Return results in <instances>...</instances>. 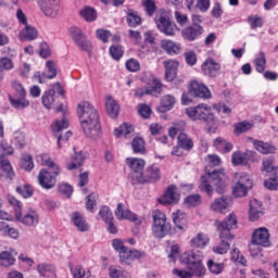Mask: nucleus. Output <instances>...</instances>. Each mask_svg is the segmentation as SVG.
I'll list each match as a JSON object with an SVG mask.
<instances>
[{"instance_id":"47","label":"nucleus","mask_w":278,"mask_h":278,"mask_svg":"<svg viewBox=\"0 0 278 278\" xmlns=\"http://www.w3.org/2000/svg\"><path fill=\"white\" fill-rule=\"evenodd\" d=\"M131 134H134V126H129L127 124H124L119 126V128L115 129L116 138H121V136H124L125 138H129Z\"/></svg>"},{"instance_id":"62","label":"nucleus","mask_w":278,"mask_h":278,"mask_svg":"<svg viewBox=\"0 0 278 278\" xmlns=\"http://www.w3.org/2000/svg\"><path fill=\"white\" fill-rule=\"evenodd\" d=\"M58 191L64 199H71V194H73V187L68 184L59 185Z\"/></svg>"},{"instance_id":"10","label":"nucleus","mask_w":278,"mask_h":278,"mask_svg":"<svg viewBox=\"0 0 278 278\" xmlns=\"http://www.w3.org/2000/svg\"><path fill=\"white\" fill-rule=\"evenodd\" d=\"M70 36L74 40L75 45L81 49V51H90L92 43L86 39V35L81 31V28L72 26L70 29Z\"/></svg>"},{"instance_id":"38","label":"nucleus","mask_w":278,"mask_h":278,"mask_svg":"<svg viewBox=\"0 0 278 278\" xmlns=\"http://www.w3.org/2000/svg\"><path fill=\"white\" fill-rule=\"evenodd\" d=\"M173 108H175V97L167 94L161 100V105L157 108V111L161 113L170 112Z\"/></svg>"},{"instance_id":"1","label":"nucleus","mask_w":278,"mask_h":278,"mask_svg":"<svg viewBox=\"0 0 278 278\" xmlns=\"http://www.w3.org/2000/svg\"><path fill=\"white\" fill-rule=\"evenodd\" d=\"M77 115L80 121L81 129L87 138L97 140L101 138V122H99V113L90 102H81L78 104Z\"/></svg>"},{"instance_id":"24","label":"nucleus","mask_w":278,"mask_h":278,"mask_svg":"<svg viewBox=\"0 0 278 278\" xmlns=\"http://www.w3.org/2000/svg\"><path fill=\"white\" fill-rule=\"evenodd\" d=\"M71 220L78 231L86 232L88 229H90V225H88V222H86V217H84V215L79 212H73L71 214Z\"/></svg>"},{"instance_id":"61","label":"nucleus","mask_w":278,"mask_h":278,"mask_svg":"<svg viewBox=\"0 0 278 278\" xmlns=\"http://www.w3.org/2000/svg\"><path fill=\"white\" fill-rule=\"evenodd\" d=\"M249 190H251V188L245 187L244 185L235 184V187L232 189V193L237 198L247 197Z\"/></svg>"},{"instance_id":"32","label":"nucleus","mask_w":278,"mask_h":278,"mask_svg":"<svg viewBox=\"0 0 278 278\" xmlns=\"http://www.w3.org/2000/svg\"><path fill=\"white\" fill-rule=\"evenodd\" d=\"M253 144L256 151H258L263 155H268L270 153L277 152V148L275 146L266 143L264 141L254 140Z\"/></svg>"},{"instance_id":"29","label":"nucleus","mask_w":278,"mask_h":278,"mask_svg":"<svg viewBox=\"0 0 278 278\" xmlns=\"http://www.w3.org/2000/svg\"><path fill=\"white\" fill-rule=\"evenodd\" d=\"M177 140L178 147H180V149H184L185 151H192V149L194 148V141H192V138H190L184 131L178 134Z\"/></svg>"},{"instance_id":"11","label":"nucleus","mask_w":278,"mask_h":278,"mask_svg":"<svg viewBox=\"0 0 278 278\" xmlns=\"http://www.w3.org/2000/svg\"><path fill=\"white\" fill-rule=\"evenodd\" d=\"M58 175L55 174V169H52V173L46 168H42L38 175V184L45 190H51V188H55V184L58 182Z\"/></svg>"},{"instance_id":"26","label":"nucleus","mask_w":278,"mask_h":278,"mask_svg":"<svg viewBox=\"0 0 278 278\" xmlns=\"http://www.w3.org/2000/svg\"><path fill=\"white\" fill-rule=\"evenodd\" d=\"M140 257H142L140 251L129 250L128 248H126V250L119 254L121 264H126L127 266L128 264H131L134 260H140Z\"/></svg>"},{"instance_id":"34","label":"nucleus","mask_w":278,"mask_h":278,"mask_svg":"<svg viewBox=\"0 0 278 278\" xmlns=\"http://www.w3.org/2000/svg\"><path fill=\"white\" fill-rule=\"evenodd\" d=\"M38 162L41 166H47L50 170H55V175H60V165H58L48 154L38 156Z\"/></svg>"},{"instance_id":"55","label":"nucleus","mask_w":278,"mask_h":278,"mask_svg":"<svg viewBox=\"0 0 278 278\" xmlns=\"http://www.w3.org/2000/svg\"><path fill=\"white\" fill-rule=\"evenodd\" d=\"M185 205L187 207H197L201 205V195L199 194H191L185 199Z\"/></svg>"},{"instance_id":"48","label":"nucleus","mask_w":278,"mask_h":278,"mask_svg":"<svg viewBox=\"0 0 278 278\" xmlns=\"http://www.w3.org/2000/svg\"><path fill=\"white\" fill-rule=\"evenodd\" d=\"M262 172L264 173H273L274 177L278 175V167H275L273 163V159H265L263 160V167Z\"/></svg>"},{"instance_id":"14","label":"nucleus","mask_w":278,"mask_h":278,"mask_svg":"<svg viewBox=\"0 0 278 278\" xmlns=\"http://www.w3.org/2000/svg\"><path fill=\"white\" fill-rule=\"evenodd\" d=\"M15 218L18 223L25 225V227H36L40 223V216L34 210L27 211L24 214L17 211Z\"/></svg>"},{"instance_id":"49","label":"nucleus","mask_w":278,"mask_h":278,"mask_svg":"<svg viewBox=\"0 0 278 278\" xmlns=\"http://www.w3.org/2000/svg\"><path fill=\"white\" fill-rule=\"evenodd\" d=\"M20 166H21V168H23V170H27V172L33 170L34 157L29 154H24L20 162Z\"/></svg>"},{"instance_id":"25","label":"nucleus","mask_w":278,"mask_h":278,"mask_svg":"<svg viewBox=\"0 0 278 278\" xmlns=\"http://www.w3.org/2000/svg\"><path fill=\"white\" fill-rule=\"evenodd\" d=\"M165 66V79L167 81H173L177 77V68H179V63L176 60L164 61Z\"/></svg>"},{"instance_id":"28","label":"nucleus","mask_w":278,"mask_h":278,"mask_svg":"<svg viewBox=\"0 0 278 278\" xmlns=\"http://www.w3.org/2000/svg\"><path fill=\"white\" fill-rule=\"evenodd\" d=\"M18 38L20 40H36V38H38V30L34 26L26 24L20 31Z\"/></svg>"},{"instance_id":"59","label":"nucleus","mask_w":278,"mask_h":278,"mask_svg":"<svg viewBox=\"0 0 278 278\" xmlns=\"http://www.w3.org/2000/svg\"><path fill=\"white\" fill-rule=\"evenodd\" d=\"M142 5L146 8V12L148 16H153L155 11L157 10V5H155V0H142Z\"/></svg>"},{"instance_id":"7","label":"nucleus","mask_w":278,"mask_h":278,"mask_svg":"<svg viewBox=\"0 0 278 278\" xmlns=\"http://www.w3.org/2000/svg\"><path fill=\"white\" fill-rule=\"evenodd\" d=\"M257 247H270V232H268L267 228L261 227L252 233L251 255H260V248Z\"/></svg>"},{"instance_id":"53","label":"nucleus","mask_w":278,"mask_h":278,"mask_svg":"<svg viewBox=\"0 0 278 278\" xmlns=\"http://www.w3.org/2000/svg\"><path fill=\"white\" fill-rule=\"evenodd\" d=\"M232 164L233 166H247V157L244 156V153L238 151V152H235L232 153Z\"/></svg>"},{"instance_id":"8","label":"nucleus","mask_w":278,"mask_h":278,"mask_svg":"<svg viewBox=\"0 0 278 278\" xmlns=\"http://www.w3.org/2000/svg\"><path fill=\"white\" fill-rule=\"evenodd\" d=\"M215 227L219 232V238H233L230 231L238 227V217H236V214L231 213L224 222L215 220Z\"/></svg>"},{"instance_id":"22","label":"nucleus","mask_w":278,"mask_h":278,"mask_svg":"<svg viewBox=\"0 0 278 278\" xmlns=\"http://www.w3.org/2000/svg\"><path fill=\"white\" fill-rule=\"evenodd\" d=\"M179 201V194L177 193V187L169 186L166 192L163 194L159 202L162 205H173V203H177Z\"/></svg>"},{"instance_id":"31","label":"nucleus","mask_w":278,"mask_h":278,"mask_svg":"<svg viewBox=\"0 0 278 278\" xmlns=\"http://www.w3.org/2000/svg\"><path fill=\"white\" fill-rule=\"evenodd\" d=\"M210 244V237L203 232H199L191 239V247L193 249H205Z\"/></svg>"},{"instance_id":"2","label":"nucleus","mask_w":278,"mask_h":278,"mask_svg":"<svg viewBox=\"0 0 278 278\" xmlns=\"http://www.w3.org/2000/svg\"><path fill=\"white\" fill-rule=\"evenodd\" d=\"M227 176L225 175V169H213L210 170V167H206V174L201 177L200 190H204L208 197H212L214 188L218 194L225 192L227 188Z\"/></svg>"},{"instance_id":"5","label":"nucleus","mask_w":278,"mask_h":278,"mask_svg":"<svg viewBox=\"0 0 278 278\" xmlns=\"http://www.w3.org/2000/svg\"><path fill=\"white\" fill-rule=\"evenodd\" d=\"M0 149L2 151V154H0V167L2 169V173H0V180L9 179V181H12L14 179V169L5 155H12V153H14V148L8 146V143L1 142Z\"/></svg>"},{"instance_id":"21","label":"nucleus","mask_w":278,"mask_h":278,"mask_svg":"<svg viewBox=\"0 0 278 278\" xmlns=\"http://www.w3.org/2000/svg\"><path fill=\"white\" fill-rule=\"evenodd\" d=\"M46 66L48 68V73L37 72L35 77H38L39 84H46L47 79H54V77H58V67H55V62L53 61H47Z\"/></svg>"},{"instance_id":"56","label":"nucleus","mask_w":278,"mask_h":278,"mask_svg":"<svg viewBox=\"0 0 278 278\" xmlns=\"http://www.w3.org/2000/svg\"><path fill=\"white\" fill-rule=\"evenodd\" d=\"M208 270L213 273V275H220L223 273V268H225V264L216 263L213 260L207 262Z\"/></svg>"},{"instance_id":"57","label":"nucleus","mask_w":278,"mask_h":278,"mask_svg":"<svg viewBox=\"0 0 278 278\" xmlns=\"http://www.w3.org/2000/svg\"><path fill=\"white\" fill-rule=\"evenodd\" d=\"M134 153H144V139L136 137L131 142Z\"/></svg>"},{"instance_id":"9","label":"nucleus","mask_w":278,"mask_h":278,"mask_svg":"<svg viewBox=\"0 0 278 278\" xmlns=\"http://www.w3.org/2000/svg\"><path fill=\"white\" fill-rule=\"evenodd\" d=\"M68 129V119L66 117H63L62 119H58L54 125L52 126V131L55 134L58 138V149H62L61 142H66L68 141V138L73 136V132L66 131L64 135H59L60 131Z\"/></svg>"},{"instance_id":"20","label":"nucleus","mask_w":278,"mask_h":278,"mask_svg":"<svg viewBox=\"0 0 278 278\" xmlns=\"http://www.w3.org/2000/svg\"><path fill=\"white\" fill-rule=\"evenodd\" d=\"M202 71L207 77H218L220 75V63H217L214 59H207L202 64Z\"/></svg>"},{"instance_id":"54","label":"nucleus","mask_w":278,"mask_h":278,"mask_svg":"<svg viewBox=\"0 0 278 278\" xmlns=\"http://www.w3.org/2000/svg\"><path fill=\"white\" fill-rule=\"evenodd\" d=\"M16 193L21 194L24 199H29L34 195V189L29 185L16 187Z\"/></svg>"},{"instance_id":"3","label":"nucleus","mask_w":278,"mask_h":278,"mask_svg":"<svg viewBox=\"0 0 278 278\" xmlns=\"http://www.w3.org/2000/svg\"><path fill=\"white\" fill-rule=\"evenodd\" d=\"M185 113L191 121H204L207 125L208 132L216 134L218 123L216 122L214 113H212V106L205 103H200L197 106L186 109Z\"/></svg>"},{"instance_id":"16","label":"nucleus","mask_w":278,"mask_h":278,"mask_svg":"<svg viewBox=\"0 0 278 278\" xmlns=\"http://www.w3.org/2000/svg\"><path fill=\"white\" fill-rule=\"evenodd\" d=\"M143 84H147L146 94H151L152 97H157L162 93V83L155 78L152 74H148L142 77Z\"/></svg>"},{"instance_id":"40","label":"nucleus","mask_w":278,"mask_h":278,"mask_svg":"<svg viewBox=\"0 0 278 278\" xmlns=\"http://www.w3.org/2000/svg\"><path fill=\"white\" fill-rule=\"evenodd\" d=\"M162 49H164V51L168 52L169 55H177L181 51V45H179L173 40H163Z\"/></svg>"},{"instance_id":"12","label":"nucleus","mask_w":278,"mask_h":278,"mask_svg":"<svg viewBox=\"0 0 278 278\" xmlns=\"http://www.w3.org/2000/svg\"><path fill=\"white\" fill-rule=\"evenodd\" d=\"M37 3L45 16L55 18L60 12V0H37Z\"/></svg>"},{"instance_id":"46","label":"nucleus","mask_w":278,"mask_h":278,"mask_svg":"<svg viewBox=\"0 0 278 278\" xmlns=\"http://www.w3.org/2000/svg\"><path fill=\"white\" fill-rule=\"evenodd\" d=\"M80 16L87 21V23H92L97 21V10L93 8L87 7L80 11Z\"/></svg>"},{"instance_id":"43","label":"nucleus","mask_w":278,"mask_h":278,"mask_svg":"<svg viewBox=\"0 0 278 278\" xmlns=\"http://www.w3.org/2000/svg\"><path fill=\"white\" fill-rule=\"evenodd\" d=\"M16 258L14 255L8 251H3L0 253V266H4L5 268H10V266H14Z\"/></svg>"},{"instance_id":"58","label":"nucleus","mask_w":278,"mask_h":278,"mask_svg":"<svg viewBox=\"0 0 278 278\" xmlns=\"http://www.w3.org/2000/svg\"><path fill=\"white\" fill-rule=\"evenodd\" d=\"M99 216L102 218L104 223H110V220H114V215L109 206H102L99 211Z\"/></svg>"},{"instance_id":"50","label":"nucleus","mask_w":278,"mask_h":278,"mask_svg":"<svg viewBox=\"0 0 278 278\" xmlns=\"http://www.w3.org/2000/svg\"><path fill=\"white\" fill-rule=\"evenodd\" d=\"M254 64L257 73H264L266 71V54L260 52V56L254 60Z\"/></svg>"},{"instance_id":"18","label":"nucleus","mask_w":278,"mask_h":278,"mask_svg":"<svg viewBox=\"0 0 278 278\" xmlns=\"http://www.w3.org/2000/svg\"><path fill=\"white\" fill-rule=\"evenodd\" d=\"M136 178L137 184H149V181H157V179H160V168L152 165L142 172L141 176H136Z\"/></svg>"},{"instance_id":"15","label":"nucleus","mask_w":278,"mask_h":278,"mask_svg":"<svg viewBox=\"0 0 278 278\" xmlns=\"http://www.w3.org/2000/svg\"><path fill=\"white\" fill-rule=\"evenodd\" d=\"M189 94L191 97H198L199 99H212V91L203 83L199 80L191 81L189 86Z\"/></svg>"},{"instance_id":"42","label":"nucleus","mask_w":278,"mask_h":278,"mask_svg":"<svg viewBox=\"0 0 278 278\" xmlns=\"http://www.w3.org/2000/svg\"><path fill=\"white\" fill-rule=\"evenodd\" d=\"M229 207V201L225 198L215 199L211 204V210L213 212H219V214H225Z\"/></svg>"},{"instance_id":"6","label":"nucleus","mask_w":278,"mask_h":278,"mask_svg":"<svg viewBox=\"0 0 278 278\" xmlns=\"http://www.w3.org/2000/svg\"><path fill=\"white\" fill-rule=\"evenodd\" d=\"M152 232L154 238H166L170 233V223L166 222V214L160 210L152 212Z\"/></svg>"},{"instance_id":"37","label":"nucleus","mask_w":278,"mask_h":278,"mask_svg":"<svg viewBox=\"0 0 278 278\" xmlns=\"http://www.w3.org/2000/svg\"><path fill=\"white\" fill-rule=\"evenodd\" d=\"M172 216L176 229L184 231V227H186V224L188 223V219H186V213H184V211L178 210L175 213H173Z\"/></svg>"},{"instance_id":"35","label":"nucleus","mask_w":278,"mask_h":278,"mask_svg":"<svg viewBox=\"0 0 278 278\" xmlns=\"http://www.w3.org/2000/svg\"><path fill=\"white\" fill-rule=\"evenodd\" d=\"M84 162H86V155L81 152L75 153V155L72 156V161L67 164V170H77V168H81Z\"/></svg>"},{"instance_id":"13","label":"nucleus","mask_w":278,"mask_h":278,"mask_svg":"<svg viewBox=\"0 0 278 278\" xmlns=\"http://www.w3.org/2000/svg\"><path fill=\"white\" fill-rule=\"evenodd\" d=\"M155 24L157 29L165 34V36H175L176 25L170 23V18L166 16V13H161L155 16Z\"/></svg>"},{"instance_id":"44","label":"nucleus","mask_w":278,"mask_h":278,"mask_svg":"<svg viewBox=\"0 0 278 278\" xmlns=\"http://www.w3.org/2000/svg\"><path fill=\"white\" fill-rule=\"evenodd\" d=\"M222 242L219 245L213 248L214 253H218L219 255H225L227 251H229L230 243L229 241L233 240V237L220 238Z\"/></svg>"},{"instance_id":"36","label":"nucleus","mask_w":278,"mask_h":278,"mask_svg":"<svg viewBox=\"0 0 278 278\" xmlns=\"http://www.w3.org/2000/svg\"><path fill=\"white\" fill-rule=\"evenodd\" d=\"M213 147H215L217 151H220V153H229L231 149H233V144H231V142H228L227 140H225V138L222 137H217L213 141Z\"/></svg>"},{"instance_id":"27","label":"nucleus","mask_w":278,"mask_h":278,"mask_svg":"<svg viewBox=\"0 0 278 278\" xmlns=\"http://www.w3.org/2000/svg\"><path fill=\"white\" fill-rule=\"evenodd\" d=\"M262 216V203L257 199L250 201L249 218L252 223L260 220Z\"/></svg>"},{"instance_id":"4","label":"nucleus","mask_w":278,"mask_h":278,"mask_svg":"<svg viewBox=\"0 0 278 278\" xmlns=\"http://www.w3.org/2000/svg\"><path fill=\"white\" fill-rule=\"evenodd\" d=\"M182 262L187 266L191 277H204L206 269L203 265V252L201 251H188L182 255Z\"/></svg>"},{"instance_id":"41","label":"nucleus","mask_w":278,"mask_h":278,"mask_svg":"<svg viewBox=\"0 0 278 278\" xmlns=\"http://www.w3.org/2000/svg\"><path fill=\"white\" fill-rule=\"evenodd\" d=\"M233 182L244 186L245 188H253V180H251V176H249L247 173H236Z\"/></svg>"},{"instance_id":"33","label":"nucleus","mask_w":278,"mask_h":278,"mask_svg":"<svg viewBox=\"0 0 278 278\" xmlns=\"http://www.w3.org/2000/svg\"><path fill=\"white\" fill-rule=\"evenodd\" d=\"M9 101L15 110H25V108H28L29 105L26 96H10Z\"/></svg>"},{"instance_id":"51","label":"nucleus","mask_w":278,"mask_h":278,"mask_svg":"<svg viewBox=\"0 0 278 278\" xmlns=\"http://www.w3.org/2000/svg\"><path fill=\"white\" fill-rule=\"evenodd\" d=\"M248 23L251 29H257V27H264V18L260 15H250L248 17Z\"/></svg>"},{"instance_id":"60","label":"nucleus","mask_w":278,"mask_h":278,"mask_svg":"<svg viewBox=\"0 0 278 278\" xmlns=\"http://www.w3.org/2000/svg\"><path fill=\"white\" fill-rule=\"evenodd\" d=\"M73 277L74 278H94V276L90 275V273H86V269L78 265L73 269Z\"/></svg>"},{"instance_id":"63","label":"nucleus","mask_w":278,"mask_h":278,"mask_svg":"<svg viewBox=\"0 0 278 278\" xmlns=\"http://www.w3.org/2000/svg\"><path fill=\"white\" fill-rule=\"evenodd\" d=\"M37 270H38L39 275H41V277H47V275H49V273H53V270H55V267H53V265L39 264L37 266Z\"/></svg>"},{"instance_id":"64","label":"nucleus","mask_w":278,"mask_h":278,"mask_svg":"<svg viewBox=\"0 0 278 278\" xmlns=\"http://www.w3.org/2000/svg\"><path fill=\"white\" fill-rule=\"evenodd\" d=\"M123 47L121 46H112L110 48V55L113 58V60H121L123 58Z\"/></svg>"},{"instance_id":"30","label":"nucleus","mask_w":278,"mask_h":278,"mask_svg":"<svg viewBox=\"0 0 278 278\" xmlns=\"http://www.w3.org/2000/svg\"><path fill=\"white\" fill-rule=\"evenodd\" d=\"M105 108L106 114H109L111 118H116L118 112H121V106H118V103H116V100H114L112 96L106 97Z\"/></svg>"},{"instance_id":"52","label":"nucleus","mask_w":278,"mask_h":278,"mask_svg":"<svg viewBox=\"0 0 278 278\" xmlns=\"http://www.w3.org/2000/svg\"><path fill=\"white\" fill-rule=\"evenodd\" d=\"M253 124L249 122H241L238 124H235V134L237 136H240V134H245V131H249L252 129Z\"/></svg>"},{"instance_id":"23","label":"nucleus","mask_w":278,"mask_h":278,"mask_svg":"<svg viewBox=\"0 0 278 278\" xmlns=\"http://www.w3.org/2000/svg\"><path fill=\"white\" fill-rule=\"evenodd\" d=\"M203 27L201 25H193L186 27L182 29V37L185 40H188L189 42H194L197 38H200V36L203 34Z\"/></svg>"},{"instance_id":"19","label":"nucleus","mask_w":278,"mask_h":278,"mask_svg":"<svg viewBox=\"0 0 278 278\" xmlns=\"http://www.w3.org/2000/svg\"><path fill=\"white\" fill-rule=\"evenodd\" d=\"M115 216L118 218V220H130L131 223H135V225H142V220L136 216L131 211L125 210L123 207V203L117 204V208L115 210Z\"/></svg>"},{"instance_id":"45","label":"nucleus","mask_w":278,"mask_h":278,"mask_svg":"<svg viewBox=\"0 0 278 278\" xmlns=\"http://www.w3.org/2000/svg\"><path fill=\"white\" fill-rule=\"evenodd\" d=\"M126 21L129 27H138L142 23V18L138 16V12L134 10H128Z\"/></svg>"},{"instance_id":"39","label":"nucleus","mask_w":278,"mask_h":278,"mask_svg":"<svg viewBox=\"0 0 278 278\" xmlns=\"http://www.w3.org/2000/svg\"><path fill=\"white\" fill-rule=\"evenodd\" d=\"M41 103L46 108V110H51V108H53V104L55 103V89L45 91L41 97Z\"/></svg>"},{"instance_id":"17","label":"nucleus","mask_w":278,"mask_h":278,"mask_svg":"<svg viewBox=\"0 0 278 278\" xmlns=\"http://www.w3.org/2000/svg\"><path fill=\"white\" fill-rule=\"evenodd\" d=\"M127 164L130 168V179L134 185L138 184V178L142 175L144 170V160L142 159H127Z\"/></svg>"}]
</instances>
